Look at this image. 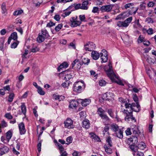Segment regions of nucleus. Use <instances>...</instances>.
<instances>
[{"mask_svg":"<svg viewBox=\"0 0 156 156\" xmlns=\"http://www.w3.org/2000/svg\"><path fill=\"white\" fill-rule=\"evenodd\" d=\"M79 17L81 22L82 21H84V20L85 19V15H80Z\"/></svg>","mask_w":156,"mask_h":156,"instance_id":"nucleus-55","label":"nucleus"},{"mask_svg":"<svg viewBox=\"0 0 156 156\" xmlns=\"http://www.w3.org/2000/svg\"><path fill=\"white\" fill-rule=\"evenodd\" d=\"M97 112L100 117L104 114L105 111L101 108H98Z\"/></svg>","mask_w":156,"mask_h":156,"instance_id":"nucleus-30","label":"nucleus"},{"mask_svg":"<svg viewBox=\"0 0 156 156\" xmlns=\"http://www.w3.org/2000/svg\"><path fill=\"white\" fill-rule=\"evenodd\" d=\"M138 136L132 135L131 137L128 139V142H130V143H131L134 144H136L138 142Z\"/></svg>","mask_w":156,"mask_h":156,"instance_id":"nucleus-13","label":"nucleus"},{"mask_svg":"<svg viewBox=\"0 0 156 156\" xmlns=\"http://www.w3.org/2000/svg\"><path fill=\"white\" fill-rule=\"evenodd\" d=\"M23 12V10L21 9L15 11L13 13V15L14 16H18L22 13Z\"/></svg>","mask_w":156,"mask_h":156,"instance_id":"nucleus-45","label":"nucleus"},{"mask_svg":"<svg viewBox=\"0 0 156 156\" xmlns=\"http://www.w3.org/2000/svg\"><path fill=\"white\" fill-rule=\"evenodd\" d=\"M41 34H42L44 37L47 38L49 36V34L47 30L45 29H43L41 30Z\"/></svg>","mask_w":156,"mask_h":156,"instance_id":"nucleus-27","label":"nucleus"},{"mask_svg":"<svg viewBox=\"0 0 156 156\" xmlns=\"http://www.w3.org/2000/svg\"><path fill=\"white\" fill-rule=\"evenodd\" d=\"M125 132L127 135H129L131 134V131L129 128H128L125 131Z\"/></svg>","mask_w":156,"mask_h":156,"instance_id":"nucleus-64","label":"nucleus"},{"mask_svg":"<svg viewBox=\"0 0 156 156\" xmlns=\"http://www.w3.org/2000/svg\"><path fill=\"white\" fill-rule=\"evenodd\" d=\"M9 150V148L6 146H4L2 148H0L1 153L2 154H4L7 153Z\"/></svg>","mask_w":156,"mask_h":156,"instance_id":"nucleus-24","label":"nucleus"},{"mask_svg":"<svg viewBox=\"0 0 156 156\" xmlns=\"http://www.w3.org/2000/svg\"><path fill=\"white\" fill-rule=\"evenodd\" d=\"M6 118L9 119H12L13 118V117L10 113H8L5 114V115Z\"/></svg>","mask_w":156,"mask_h":156,"instance_id":"nucleus-50","label":"nucleus"},{"mask_svg":"<svg viewBox=\"0 0 156 156\" xmlns=\"http://www.w3.org/2000/svg\"><path fill=\"white\" fill-rule=\"evenodd\" d=\"M90 123L89 120L85 119L82 122V126L86 129H88L90 127Z\"/></svg>","mask_w":156,"mask_h":156,"instance_id":"nucleus-18","label":"nucleus"},{"mask_svg":"<svg viewBox=\"0 0 156 156\" xmlns=\"http://www.w3.org/2000/svg\"><path fill=\"white\" fill-rule=\"evenodd\" d=\"M139 112L137 110L135 109L133 107H130V108H127L126 110H124L122 112L126 114V116L125 118V120L131 123V122H136V120L134 117H133V111Z\"/></svg>","mask_w":156,"mask_h":156,"instance_id":"nucleus-2","label":"nucleus"},{"mask_svg":"<svg viewBox=\"0 0 156 156\" xmlns=\"http://www.w3.org/2000/svg\"><path fill=\"white\" fill-rule=\"evenodd\" d=\"M10 37L12 39L14 40H16L17 39V34L16 32H14L12 33L10 36Z\"/></svg>","mask_w":156,"mask_h":156,"instance_id":"nucleus-42","label":"nucleus"},{"mask_svg":"<svg viewBox=\"0 0 156 156\" xmlns=\"http://www.w3.org/2000/svg\"><path fill=\"white\" fill-rule=\"evenodd\" d=\"M18 44V43L16 42H14L12 44H11V47L12 48H16Z\"/></svg>","mask_w":156,"mask_h":156,"instance_id":"nucleus-56","label":"nucleus"},{"mask_svg":"<svg viewBox=\"0 0 156 156\" xmlns=\"http://www.w3.org/2000/svg\"><path fill=\"white\" fill-rule=\"evenodd\" d=\"M105 52H105V55L103 57L101 58L102 60L101 61L102 63L106 62L108 59L107 52L106 51H105Z\"/></svg>","mask_w":156,"mask_h":156,"instance_id":"nucleus-34","label":"nucleus"},{"mask_svg":"<svg viewBox=\"0 0 156 156\" xmlns=\"http://www.w3.org/2000/svg\"><path fill=\"white\" fill-rule=\"evenodd\" d=\"M18 127L21 135L24 134L26 132L24 123L22 122L18 125Z\"/></svg>","mask_w":156,"mask_h":156,"instance_id":"nucleus-11","label":"nucleus"},{"mask_svg":"<svg viewBox=\"0 0 156 156\" xmlns=\"http://www.w3.org/2000/svg\"><path fill=\"white\" fill-rule=\"evenodd\" d=\"M100 56L99 54L97 51H93L91 53V56L92 58L95 60L98 59Z\"/></svg>","mask_w":156,"mask_h":156,"instance_id":"nucleus-17","label":"nucleus"},{"mask_svg":"<svg viewBox=\"0 0 156 156\" xmlns=\"http://www.w3.org/2000/svg\"><path fill=\"white\" fill-rule=\"evenodd\" d=\"M104 148H105V151L107 154H110L112 153L111 148L109 147V146H108L107 145L105 144L104 145Z\"/></svg>","mask_w":156,"mask_h":156,"instance_id":"nucleus-25","label":"nucleus"},{"mask_svg":"<svg viewBox=\"0 0 156 156\" xmlns=\"http://www.w3.org/2000/svg\"><path fill=\"white\" fill-rule=\"evenodd\" d=\"M81 103L83 106H86L90 102V100L89 99H85L81 100Z\"/></svg>","mask_w":156,"mask_h":156,"instance_id":"nucleus-20","label":"nucleus"},{"mask_svg":"<svg viewBox=\"0 0 156 156\" xmlns=\"http://www.w3.org/2000/svg\"><path fill=\"white\" fill-rule=\"evenodd\" d=\"M144 56L146 59V60L149 63L151 64H156V58H149L148 55L147 54L144 55Z\"/></svg>","mask_w":156,"mask_h":156,"instance_id":"nucleus-14","label":"nucleus"},{"mask_svg":"<svg viewBox=\"0 0 156 156\" xmlns=\"http://www.w3.org/2000/svg\"><path fill=\"white\" fill-rule=\"evenodd\" d=\"M111 130L114 132H116L118 131L119 127L116 124H112L111 126Z\"/></svg>","mask_w":156,"mask_h":156,"instance_id":"nucleus-29","label":"nucleus"},{"mask_svg":"<svg viewBox=\"0 0 156 156\" xmlns=\"http://www.w3.org/2000/svg\"><path fill=\"white\" fill-rule=\"evenodd\" d=\"M129 14L126 12L121 13L117 16L115 18V20L124 19L126 17L129 16Z\"/></svg>","mask_w":156,"mask_h":156,"instance_id":"nucleus-16","label":"nucleus"},{"mask_svg":"<svg viewBox=\"0 0 156 156\" xmlns=\"http://www.w3.org/2000/svg\"><path fill=\"white\" fill-rule=\"evenodd\" d=\"M62 27L63 24L62 23L59 24L55 27V30L56 32H58L62 29Z\"/></svg>","mask_w":156,"mask_h":156,"instance_id":"nucleus-41","label":"nucleus"},{"mask_svg":"<svg viewBox=\"0 0 156 156\" xmlns=\"http://www.w3.org/2000/svg\"><path fill=\"white\" fill-rule=\"evenodd\" d=\"M129 147L132 151L135 152H136L135 149V144H134L132 143V144H129Z\"/></svg>","mask_w":156,"mask_h":156,"instance_id":"nucleus-52","label":"nucleus"},{"mask_svg":"<svg viewBox=\"0 0 156 156\" xmlns=\"http://www.w3.org/2000/svg\"><path fill=\"white\" fill-rule=\"evenodd\" d=\"M2 13V14H5L6 12V4L5 2H3L1 6Z\"/></svg>","mask_w":156,"mask_h":156,"instance_id":"nucleus-37","label":"nucleus"},{"mask_svg":"<svg viewBox=\"0 0 156 156\" xmlns=\"http://www.w3.org/2000/svg\"><path fill=\"white\" fill-rule=\"evenodd\" d=\"M65 128L68 129L73 128V121L70 118H67L64 123Z\"/></svg>","mask_w":156,"mask_h":156,"instance_id":"nucleus-7","label":"nucleus"},{"mask_svg":"<svg viewBox=\"0 0 156 156\" xmlns=\"http://www.w3.org/2000/svg\"><path fill=\"white\" fill-rule=\"evenodd\" d=\"M69 69H68L67 70H65L64 71H63L61 73H62L63 74H66L65 77L64 78V79L66 80L69 81V80L71 78H72L73 76V75L72 74V73H69Z\"/></svg>","mask_w":156,"mask_h":156,"instance_id":"nucleus-9","label":"nucleus"},{"mask_svg":"<svg viewBox=\"0 0 156 156\" xmlns=\"http://www.w3.org/2000/svg\"><path fill=\"white\" fill-rule=\"evenodd\" d=\"M81 63L78 59H76L73 62L71 65L72 69H79L81 67Z\"/></svg>","mask_w":156,"mask_h":156,"instance_id":"nucleus-6","label":"nucleus"},{"mask_svg":"<svg viewBox=\"0 0 156 156\" xmlns=\"http://www.w3.org/2000/svg\"><path fill=\"white\" fill-rule=\"evenodd\" d=\"M12 136V132L11 130H9L6 133V137L8 141H9Z\"/></svg>","mask_w":156,"mask_h":156,"instance_id":"nucleus-36","label":"nucleus"},{"mask_svg":"<svg viewBox=\"0 0 156 156\" xmlns=\"http://www.w3.org/2000/svg\"><path fill=\"white\" fill-rule=\"evenodd\" d=\"M69 84V81L66 80L61 85L64 88H68Z\"/></svg>","mask_w":156,"mask_h":156,"instance_id":"nucleus-39","label":"nucleus"},{"mask_svg":"<svg viewBox=\"0 0 156 156\" xmlns=\"http://www.w3.org/2000/svg\"><path fill=\"white\" fill-rule=\"evenodd\" d=\"M107 112L108 113L109 115L112 118H115L117 121L119 120V118L118 116L117 115V112H116V115L114 114V112L112 110L111 108L108 109L107 110Z\"/></svg>","mask_w":156,"mask_h":156,"instance_id":"nucleus-12","label":"nucleus"},{"mask_svg":"<svg viewBox=\"0 0 156 156\" xmlns=\"http://www.w3.org/2000/svg\"><path fill=\"white\" fill-rule=\"evenodd\" d=\"M73 139L72 137L71 136L68 137L66 139V141L68 143V144H69L72 143Z\"/></svg>","mask_w":156,"mask_h":156,"instance_id":"nucleus-57","label":"nucleus"},{"mask_svg":"<svg viewBox=\"0 0 156 156\" xmlns=\"http://www.w3.org/2000/svg\"><path fill=\"white\" fill-rule=\"evenodd\" d=\"M71 13V12L69 11L67 12H65L63 13L62 15V16H63L64 17L67 16H69Z\"/></svg>","mask_w":156,"mask_h":156,"instance_id":"nucleus-63","label":"nucleus"},{"mask_svg":"<svg viewBox=\"0 0 156 156\" xmlns=\"http://www.w3.org/2000/svg\"><path fill=\"white\" fill-rule=\"evenodd\" d=\"M37 89V92L38 93L40 94L41 95H43L45 94V92L42 90V88L40 87H38Z\"/></svg>","mask_w":156,"mask_h":156,"instance_id":"nucleus-43","label":"nucleus"},{"mask_svg":"<svg viewBox=\"0 0 156 156\" xmlns=\"http://www.w3.org/2000/svg\"><path fill=\"white\" fill-rule=\"evenodd\" d=\"M78 105V101L75 100H73L70 102L69 107L70 108H73L76 107Z\"/></svg>","mask_w":156,"mask_h":156,"instance_id":"nucleus-19","label":"nucleus"},{"mask_svg":"<svg viewBox=\"0 0 156 156\" xmlns=\"http://www.w3.org/2000/svg\"><path fill=\"white\" fill-rule=\"evenodd\" d=\"M14 96V94L13 93H11L9 95L8 101L9 102H11L13 101Z\"/></svg>","mask_w":156,"mask_h":156,"instance_id":"nucleus-44","label":"nucleus"},{"mask_svg":"<svg viewBox=\"0 0 156 156\" xmlns=\"http://www.w3.org/2000/svg\"><path fill=\"white\" fill-rule=\"evenodd\" d=\"M88 4L89 2L87 1H84L81 5V9L83 10L87 9L88 8L87 5Z\"/></svg>","mask_w":156,"mask_h":156,"instance_id":"nucleus-23","label":"nucleus"},{"mask_svg":"<svg viewBox=\"0 0 156 156\" xmlns=\"http://www.w3.org/2000/svg\"><path fill=\"white\" fill-rule=\"evenodd\" d=\"M133 100L136 102V103H134L135 105L133 106V108H134L136 107L137 108V111H140V107L139 104L138 102V98L136 94L134 95L133 98Z\"/></svg>","mask_w":156,"mask_h":156,"instance_id":"nucleus-10","label":"nucleus"},{"mask_svg":"<svg viewBox=\"0 0 156 156\" xmlns=\"http://www.w3.org/2000/svg\"><path fill=\"white\" fill-rule=\"evenodd\" d=\"M99 83L100 86H103L105 85L106 82L104 80H101L99 81Z\"/></svg>","mask_w":156,"mask_h":156,"instance_id":"nucleus-51","label":"nucleus"},{"mask_svg":"<svg viewBox=\"0 0 156 156\" xmlns=\"http://www.w3.org/2000/svg\"><path fill=\"white\" fill-rule=\"evenodd\" d=\"M113 6L111 5H106L101 6L100 8L102 12H109L112 9Z\"/></svg>","mask_w":156,"mask_h":156,"instance_id":"nucleus-8","label":"nucleus"},{"mask_svg":"<svg viewBox=\"0 0 156 156\" xmlns=\"http://www.w3.org/2000/svg\"><path fill=\"white\" fill-rule=\"evenodd\" d=\"M87 45L91 51H92V49L95 48L96 46L95 44L93 43V42H89L87 43Z\"/></svg>","mask_w":156,"mask_h":156,"instance_id":"nucleus-28","label":"nucleus"},{"mask_svg":"<svg viewBox=\"0 0 156 156\" xmlns=\"http://www.w3.org/2000/svg\"><path fill=\"white\" fill-rule=\"evenodd\" d=\"M146 21L148 22V23H153L154 22L152 19L151 18L148 17L146 19Z\"/></svg>","mask_w":156,"mask_h":156,"instance_id":"nucleus-58","label":"nucleus"},{"mask_svg":"<svg viewBox=\"0 0 156 156\" xmlns=\"http://www.w3.org/2000/svg\"><path fill=\"white\" fill-rule=\"evenodd\" d=\"M0 126H1L2 127H6L7 126V124L4 120L2 121L1 123L0 124Z\"/></svg>","mask_w":156,"mask_h":156,"instance_id":"nucleus-49","label":"nucleus"},{"mask_svg":"<svg viewBox=\"0 0 156 156\" xmlns=\"http://www.w3.org/2000/svg\"><path fill=\"white\" fill-rule=\"evenodd\" d=\"M119 101L121 103L125 104V106L126 109L130 108V107H133L135 105L134 103H131V101L128 99L126 100L120 97L119 98Z\"/></svg>","mask_w":156,"mask_h":156,"instance_id":"nucleus-4","label":"nucleus"},{"mask_svg":"<svg viewBox=\"0 0 156 156\" xmlns=\"http://www.w3.org/2000/svg\"><path fill=\"white\" fill-rule=\"evenodd\" d=\"M134 5V4L133 3H128L127 4H126L125 6L124 7L126 9H127L128 8H130L131 7H132Z\"/></svg>","mask_w":156,"mask_h":156,"instance_id":"nucleus-48","label":"nucleus"},{"mask_svg":"<svg viewBox=\"0 0 156 156\" xmlns=\"http://www.w3.org/2000/svg\"><path fill=\"white\" fill-rule=\"evenodd\" d=\"M137 128L136 125L134 126V127L132 128L133 134L135 136H138L139 133L137 131Z\"/></svg>","mask_w":156,"mask_h":156,"instance_id":"nucleus-31","label":"nucleus"},{"mask_svg":"<svg viewBox=\"0 0 156 156\" xmlns=\"http://www.w3.org/2000/svg\"><path fill=\"white\" fill-rule=\"evenodd\" d=\"M79 115L80 118H83L85 117L86 112L85 111H81L80 112Z\"/></svg>","mask_w":156,"mask_h":156,"instance_id":"nucleus-53","label":"nucleus"},{"mask_svg":"<svg viewBox=\"0 0 156 156\" xmlns=\"http://www.w3.org/2000/svg\"><path fill=\"white\" fill-rule=\"evenodd\" d=\"M138 147L141 149H144L146 147V146L145 143L143 142L142 143V144H139Z\"/></svg>","mask_w":156,"mask_h":156,"instance_id":"nucleus-46","label":"nucleus"},{"mask_svg":"<svg viewBox=\"0 0 156 156\" xmlns=\"http://www.w3.org/2000/svg\"><path fill=\"white\" fill-rule=\"evenodd\" d=\"M107 69H105V71L108 76L113 81L117 83L119 85H124L122 82L121 80H118L119 77L116 76L113 72L112 70V67L110 62L107 67Z\"/></svg>","mask_w":156,"mask_h":156,"instance_id":"nucleus-1","label":"nucleus"},{"mask_svg":"<svg viewBox=\"0 0 156 156\" xmlns=\"http://www.w3.org/2000/svg\"><path fill=\"white\" fill-rule=\"evenodd\" d=\"M46 37H44L42 34H41L40 33L38 34V36L37 38V41L39 43H41L43 42L45 39H46Z\"/></svg>","mask_w":156,"mask_h":156,"instance_id":"nucleus-21","label":"nucleus"},{"mask_svg":"<svg viewBox=\"0 0 156 156\" xmlns=\"http://www.w3.org/2000/svg\"><path fill=\"white\" fill-rule=\"evenodd\" d=\"M81 23V22L80 21L76 20V21H73V22L71 23L70 26L72 27H76L80 26Z\"/></svg>","mask_w":156,"mask_h":156,"instance_id":"nucleus-22","label":"nucleus"},{"mask_svg":"<svg viewBox=\"0 0 156 156\" xmlns=\"http://www.w3.org/2000/svg\"><path fill=\"white\" fill-rule=\"evenodd\" d=\"M81 5L80 4L78 3L74 5V7L76 9H81Z\"/></svg>","mask_w":156,"mask_h":156,"instance_id":"nucleus-59","label":"nucleus"},{"mask_svg":"<svg viewBox=\"0 0 156 156\" xmlns=\"http://www.w3.org/2000/svg\"><path fill=\"white\" fill-rule=\"evenodd\" d=\"M100 117L105 122H108L110 120L109 118L105 114H104Z\"/></svg>","mask_w":156,"mask_h":156,"instance_id":"nucleus-33","label":"nucleus"},{"mask_svg":"<svg viewBox=\"0 0 156 156\" xmlns=\"http://www.w3.org/2000/svg\"><path fill=\"white\" fill-rule=\"evenodd\" d=\"M55 25V23L52 22L51 21H50V22L47 24L46 27H51Z\"/></svg>","mask_w":156,"mask_h":156,"instance_id":"nucleus-47","label":"nucleus"},{"mask_svg":"<svg viewBox=\"0 0 156 156\" xmlns=\"http://www.w3.org/2000/svg\"><path fill=\"white\" fill-rule=\"evenodd\" d=\"M116 136L119 138L122 139L123 137V131L121 129H119L118 132L115 133Z\"/></svg>","mask_w":156,"mask_h":156,"instance_id":"nucleus-35","label":"nucleus"},{"mask_svg":"<svg viewBox=\"0 0 156 156\" xmlns=\"http://www.w3.org/2000/svg\"><path fill=\"white\" fill-rule=\"evenodd\" d=\"M90 60L89 59L87 58H84L82 60V63L84 64L88 65L90 62Z\"/></svg>","mask_w":156,"mask_h":156,"instance_id":"nucleus-38","label":"nucleus"},{"mask_svg":"<svg viewBox=\"0 0 156 156\" xmlns=\"http://www.w3.org/2000/svg\"><path fill=\"white\" fill-rule=\"evenodd\" d=\"M39 49L37 47H35V48H33L31 49V52H35L37 51H38Z\"/></svg>","mask_w":156,"mask_h":156,"instance_id":"nucleus-61","label":"nucleus"},{"mask_svg":"<svg viewBox=\"0 0 156 156\" xmlns=\"http://www.w3.org/2000/svg\"><path fill=\"white\" fill-rule=\"evenodd\" d=\"M133 20V17L130 16L127 18L124 21H118L117 23V25L120 27H126L129 25L130 23Z\"/></svg>","mask_w":156,"mask_h":156,"instance_id":"nucleus-3","label":"nucleus"},{"mask_svg":"<svg viewBox=\"0 0 156 156\" xmlns=\"http://www.w3.org/2000/svg\"><path fill=\"white\" fill-rule=\"evenodd\" d=\"M53 98L55 100H58L59 101H63L65 98L64 96L62 95H59L57 93L53 94Z\"/></svg>","mask_w":156,"mask_h":156,"instance_id":"nucleus-15","label":"nucleus"},{"mask_svg":"<svg viewBox=\"0 0 156 156\" xmlns=\"http://www.w3.org/2000/svg\"><path fill=\"white\" fill-rule=\"evenodd\" d=\"M153 30L151 28H150L147 30V32L148 34L151 35L153 34Z\"/></svg>","mask_w":156,"mask_h":156,"instance_id":"nucleus-62","label":"nucleus"},{"mask_svg":"<svg viewBox=\"0 0 156 156\" xmlns=\"http://www.w3.org/2000/svg\"><path fill=\"white\" fill-rule=\"evenodd\" d=\"M22 112L24 115H25L26 112V107L24 103H22L21 106Z\"/></svg>","mask_w":156,"mask_h":156,"instance_id":"nucleus-32","label":"nucleus"},{"mask_svg":"<svg viewBox=\"0 0 156 156\" xmlns=\"http://www.w3.org/2000/svg\"><path fill=\"white\" fill-rule=\"evenodd\" d=\"M54 19L57 21H58L60 19V16L58 15H55L54 17Z\"/></svg>","mask_w":156,"mask_h":156,"instance_id":"nucleus-60","label":"nucleus"},{"mask_svg":"<svg viewBox=\"0 0 156 156\" xmlns=\"http://www.w3.org/2000/svg\"><path fill=\"white\" fill-rule=\"evenodd\" d=\"M90 134L91 135V137L94 140L99 142L101 141L100 138L98 136H97L93 133H90Z\"/></svg>","mask_w":156,"mask_h":156,"instance_id":"nucleus-26","label":"nucleus"},{"mask_svg":"<svg viewBox=\"0 0 156 156\" xmlns=\"http://www.w3.org/2000/svg\"><path fill=\"white\" fill-rule=\"evenodd\" d=\"M106 142L108 144L109 147H112V144L111 140V137L110 136H108L107 138Z\"/></svg>","mask_w":156,"mask_h":156,"instance_id":"nucleus-40","label":"nucleus"},{"mask_svg":"<svg viewBox=\"0 0 156 156\" xmlns=\"http://www.w3.org/2000/svg\"><path fill=\"white\" fill-rule=\"evenodd\" d=\"M98 8L97 7H94L92 10V12L94 13L98 12Z\"/></svg>","mask_w":156,"mask_h":156,"instance_id":"nucleus-54","label":"nucleus"},{"mask_svg":"<svg viewBox=\"0 0 156 156\" xmlns=\"http://www.w3.org/2000/svg\"><path fill=\"white\" fill-rule=\"evenodd\" d=\"M81 83L79 81L75 83L73 85V89L74 91L80 93L82 91V86L80 85Z\"/></svg>","mask_w":156,"mask_h":156,"instance_id":"nucleus-5","label":"nucleus"}]
</instances>
